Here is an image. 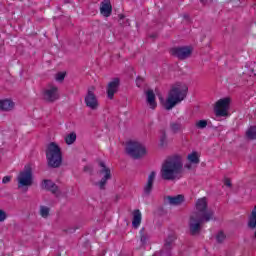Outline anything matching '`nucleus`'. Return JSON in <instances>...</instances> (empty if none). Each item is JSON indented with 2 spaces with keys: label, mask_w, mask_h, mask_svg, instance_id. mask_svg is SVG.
<instances>
[{
  "label": "nucleus",
  "mask_w": 256,
  "mask_h": 256,
  "mask_svg": "<svg viewBox=\"0 0 256 256\" xmlns=\"http://www.w3.org/2000/svg\"><path fill=\"white\" fill-rule=\"evenodd\" d=\"M183 173V161L179 156L167 158L161 167L160 176L163 181H175L181 179Z\"/></svg>",
  "instance_id": "1"
},
{
  "label": "nucleus",
  "mask_w": 256,
  "mask_h": 256,
  "mask_svg": "<svg viewBox=\"0 0 256 256\" xmlns=\"http://www.w3.org/2000/svg\"><path fill=\"white\" fill-rule=\"evenodd\" d=\"M187 93H189V87L187 85H182L181 83H176L170 89L168 93V98L164 105L167 111H171L175 105L181 103V101H185L187 98Z\"/></svg>",
  "instance_id": "2"
},
{
  "label": "nucleus",
  "mask_w": 256,
  "mask_h": 256,
  "mask_svg": "<svg viewBox=\"0 0 256 256\" xmlns=\"http://www.w3.org/2000/svg\"><path fill=\"white\" fill-rule=\"evenodd\" d=\"M46 161L49 169H59L63 165V152L55 142H51L46 148Z\"/></svg>",
  "instance_id": "3"
},
{
  "label": "nucleus",
  "mask_w": 256,
  "mask_h": 256,
  "mask_svg": "<svg viewBox=\"0 0 256 256\" xmlns=\"http://www.w3.org/2000/svg\"><path fill=\"white\" fill-rule=\"evenodd\" d=\"M211 215L212 214H205L204 216H194L193 214L190 216L189 220V231L190 235L195 236V235H200L201 233V225L203 223H209L211 221Z\"/></svg>",
  "instance_id": "4"
},
{
  "label": "nucleus",
  "mask_w": 256,
  "mask_h": 256,
  "mask_svg": "<svg viewBox=\"0 0 256 256\" xmlns=\"http://www.w3.org/2000/svg\"><path fill=\"white\" fill-rule=\"evenodd\" d=\"M18 188L31 187L33 185V168L31 164L25 165L23 171H21L17 177Z\"/></svg>",
  "instance_id": "5"
},
{
  "label": "nucleus",
  "mask_w": 256,
  "mask_h": 256,
  "mask_svg": "<svg viewBox=\"0 0 256 256\" xmlns=\"http://www.w3.org/2000/svg\"><path fill=\"white\" fill-rule=\"evenodd\" d=\"M126 153L132 159H141V157L146 155L147 149L139 142L129 141L126 146Z\"/></svg>",
  "instance_id": "6"
},
{
  "label": "nucleus",
  "mask_w": 256,
  "mask_h": 256,
  "mask_svg": "<svg viewBox=\"0 0 256 256\" xmlns=\"http://www.w3.org/2000/svg\"><path fill=\"white\" fill-rule=\"evenodd\" d=\"M208 204H207V198L203 197L200 198L196 201V212L192 213L195 217H205V215H211V221L215 219V212L213 210H208L207 209Z\"/></svg>",
  "instance_id": "7"
},
{
  "label": "nucleus",
  "mask_w": 256,
  "mask_h": 256,
  "mask_svg": "<svg viewBox=\"0 0 256 256\" xmlns=\"http://www.w3.org/2000/svg\"><path fill=\"white\" fill-rule=\"evenodd\" d=\"M101 169L98 171L99 175H104L99 182H96V187H99L101 191H105V186L107 185V181L111 179V169L105 165V162L99 161L98 163Z\"/></svg>",
  "instance_id": "8"
},
{
  "label": "nucleus",
  "mask_w": 256,
  "mask_h": 256,
  "mask_svg": "<svg viewBox=\"0 0 256 256\" xmlns=\"http://www.w3.org/2000/svg\"><path fill=\"white\" fill-rule=\"evenodd\" d=\"M170 53L180 61H185V59H189V57H191L193 49L189 46L174 47L170 50Z\"/></svg>",
  "instance_id": "9"
},
{
  "label": "nucleus",
  "mask_w": 256,
  "mask_h": 256,
  "mask_svg": "<svg viewBox=\"0 0 256 256\" xmlns=\"http://www.w3.org/2000/svg\"><path fill=\"white\" fill-rule=\"evenodd\" d=\"M84 101L86 107H89L92 111H95L99 107V100L97 99V95H95V86L88 88Z\"/></svg>",
  "instance_id": "10"
},
{
  "label": "nucleus",
  "mask_w": 256,
  "mask_h": 256,
  "mask_svg": "<svg viewBox=\"0 0 256 256\" xmlns=\"http://www.w3.org/2000/svg\"><path fill=\"white\" fill-rule=\"evenodd\" d=\"M231 103L230 98H223L216 102L214 111L217 117H227V109H229V104Z\"/></svg>",
  "instance_id": "11"
},
{
  "label": "nucleus",
  "mask_w": 256,
  "mask_h": 256,
  "mask_svg": "<svg viewBox=\"0 0 256 256\" xmlns=\"http://www.w3.org/2000/svg\"><path fill=\"white\" fill-rule=\"evenodd\" d=\"M43 99L46 103H55L59 99V88L52 86L49 89L44 90Z\"/></svg>",
  "instance_id": "12"
},
{
  "label": "nucleus",
  "mask_w": 256,
  "mask_h": 256,
  "mask_svg": "<svg viewBox=\"0 0 256 256\" xmlns=\"http://www.w3.org/2000/svg\"><path fill=\"white\" fill-rule=\"evenodd\" d=\"M121 86V80L119 78H113L112 81L108 83L106 93L108 99H113L115 97V93L119 91V87Z\"/></svg>",
  "instance_id": "13"
},
{
  "label": "nucleus",
  "mask_w": 256,
  "mask_h": 256,
  "mask_svg": "<svg viewBox=\"0 0 256 256\" xmlns=\"http://www.w3.org/2000/svg\"><path fill=\"white\" fill-rule=\"evenodd\" d=\"M42 189L45 191H50L52 195L58 196L59 186L53 182V180L44 179L41 184Z\"/></svg>",
  "instance_id": "14"
},
{
  "label": "nucleus",
  "mask_w": 256,
  "mask_h": 256,
  "mask_svg": "<svg viewBox=\"0 0 256 256\" xmlns=\"http://www.w3.org/2000/svg\"><path fill=\"white\" fill-rule=\"evenodd\" d=\"M156 176H157V172L155 171L150 172L147 183L144 186L145 197H149V195H151V191H153V183H155Z\"/></svg>",
  "instance_id": "15"
},
{
  "label": "nucleus",
  "mask_w": 256,
  "mask_h": 256,
  "mask_svg": "<svg viewBox=\"0 0 256 256\" xmlns=\"http://www.w3.org/2000/svg\"><path fill=\"white\" fill-rule=\"evenodd\" d=\"M100 13L103 17H111L113 13V6L111 5V0H103L100 4Z\"/></svg>",
  "instance_id": "16"
},
{
  "label": "nucleus",
  "mask_w": 256,
  "mask_h": 256,
  "mask_svg": "<svg viewBox=\"0 0 256 256\" xmlns=\"http://www.w3.org/2000/svg\"><path fill=\"white\" fill-rule=\"evenodd\" d=\"M146 103H148L150 109L157 108V101H155V92L151 89L146 91Z\"/></svg>",
  "instance_id": "17"
},
{
  "label": "nucleus",
  "mask_w": 256,
  "mask_h": 256,
  "mask_svg": "<svg viewBox=\"0 0 256 256\" xmlns=\"http://www.w3.org/2000/svg\"><path fill=\"white\" fill-rule=\"evenodd\" d=\"M166 200L168 201L169 205H181L185 201V196L182 194L176 196H166Z\"/></svg>",
  "instance_id": "18"
},
{
  "label": "nucleus",
  "mask_w": 256,
  "mask_h": 256,
  "mask_svg": "<svg viewBox=\"0 0 256 256\" xmlns=\"http://www.w3.org/2000/svg\"><path fill=\"white\" fill-rule=\"evenodd\" d=\"M15 103L10 99L0 100V111H12Z\"/></svg>",
  "instance_id": "19"
},
{
  "label": "nucleus",
  "mask_w": 256,
  "mask_h": 256,
  "mask_svg": "<svg viewBox=\"0 0 256 256\" xmlns=\"http://www.w3.org/2000/svg\"><path fill=\"white\" fill-rule=\"evenodd\" d=\"M132 225L134 229H138L139 225H141V211L138 209L134 210Z\"/></svg>",
  "instance_id": "20"
},
{
  "label": "nucleus",
  "mask_w": 256,
  "mask_h": 256,
  "mask_svg": "<svg viewBox=\"0 0 256 256\" xmlns=\"http://www.w3.org/2000/svg\"><path fill=\"white\" fill-rule=\"evenodd\" d=\"M170 131L174 134L181 133V131H183V124L181 121L170 122Z\"/></svg>",
  "instance_id": "21"
},
{
  "label": "nucleus",
  "mask_w": 256,
  "mask_h": 256,
  "mask_svg": "<svg viewBox=\"0 0 256 256\" xmlns=\"http://www.w3.org/2000/svg\"><path fill=\"white\" fill-rule=\"evenodd\" d=\"M77 141V134L75 132H71L65 137V142L67 145H73Z\"/></svg>",
  "instance_id": "22"
},
{
  "label": "nucleus",
  "mask_w": 256,
  "mask_h": 256,
  "mask_svg": "<svg viewBox=\"0 0 256 256\" xmlns=\"http://www.w3.org/2000/svg\"><path fill=\"white\" fill-rule=\"evenodd\" d=\"M246 137L250 139L251 141L256 139V126H251L247 131H246Z\"/></svg>",
  "instance_id": "23"
},
{
  "label": "nucleus",
  "mask_w": 256,
  "mask_h": 256,
  "mask_svg": "<svg viewBox=\"0 0 256 256\" xmlns=\"http://www.w3.org/2000/svg\"><path fill=\"white\" fill-rule=\"evenodd\" d=\"M175 239H177V237H175L174 234L168 235L164 244L165 249H171V246L173 245V241H175Z\"/></svg>",
  "instance_id": "24"
},
{
  "label": "nucleus",
  "mask_w": 256,
  "mask_h": 256,
  "mask_svg": "<svg viewBox=\"0 0 256 256\" xmlns=\"http://www.w3.org/2000/svg\"><path fill=\"white\" fill-rule=\"evenodd\" d=\"M187 158L190 161V163H192L193 165H199V163H200L199 156L197 155V152H192L191 154L188 155Z\"/></svg>",
  "instance_id": "25"
},
{
  "label": "nucleus",
  "mask_w": 256,
  "mask_h": 256,
  "mask_svg": "<svg viewBox=\"0 0 256 256\" xmlns=\"http://www.w3.org/2000/svg\"><path fill=\"white\" fill-rule=\"evenodd\" d=\"M49 211H51V209H49V207L40 206V215H41V217H43V219H47V217H49Z\"/></svg>",
  "instance_id": "26"
},
{
  "label": "nucleus",
  "mask_w": 256,
  "mask_h": 256,
  "mask_svg": "<svg viewBox=\"0 0 256 256\" xmlns=\"http://www.w3.org/2000/svg\"><path fill=\"white\" fill-rule=\"evenodd\" d=\"M147 239H149V236L147 235V233H145V228H142L140 230V241H141L142 245L147 244Z\"/></svg>",
  "instance_id": "27"
},
{
  "label": "nucleus",
  "mask_w": 256,
  "mask_h": 256,
  "mask_svg": "<svg viewBox=\"0 0 256 256\" xmlns=\"http://www.w3.org/2000/svg\"><path fill=\"white\" fill-rule=\"evenodd\" d=\"M167 143V132L165 130H160V145L163 147Z\"/></svg>",
  "instance_id": "28"
},
{
  "label": "nucleus",
  "mask_w": 256,
  "mask_h": 256,
  "mask_svg": "<svg viewBox=\"0 0 256 256\" xmlns=\"http://www.w3.org/2000/svg\"><path fill=\"white\" fill-rule=\"evenodd\" d=\"M245 73H247V75H249L250 77H256V63L252 64L248 71Z\"/></svg>",
  "instance_id": "29"
},
{
  "label": "nucleus",
  "mask_w": 256,
  "mask_h": 256,
  "mask_svg": "<svg viewBox=\"0 0 256 256\" xmlns=\"http://www.w3.org/2000/svg\"><path fill=\"white\" fill-rule=\"evenodd\" d=\"M196 129H205L207 127V120H199L195 123Z\"/></svg>",
  "instance_id": "30"
},
{
  "label": "nucleus",
  "mask_w": 256,
  "mask_h": 256,
  "mask_svg": "<svg viewBox=\"0 0 256 256\" xmlns=\"http://www.w3.org/2000/svg\"><path fill=\"white\" fill-rule=\"evenodd\" d=\"M225 239H227V236L225 235V233H223V231L218 232V234L216 235L217 243H223Z\"/></svg>",
  "instance_id": "31"
},
{
  "label": "nucleus",
  "mask_w": 256,
  "mask_h": 256,
  "mask_svg": "<svg viewBox=\"0 0 256 256\" xmlns=\"http://www.w3.org/2000/svg\"><path fill=\"white\" fill-rule=\"evenodd\" d=\"M118 17H119V23H120V25H121L122 27H125V26L128 25L127 20H126V22L124 21V20H125V15L119 14Z\"/></svg>",
  "instance_id": "32"
},
{
  "label": "nucleus",
  "mask_w": 256,
  "mask_h": 256,
  "mask_svg": "<svg viewBox=\"0 0 256 256\" xmlns=\"http://www.w3.org/2000/svg\"><path fill=\"white\" fill-rule=\"evenodd\" d=\"M143 83H145V78L141 77V76H138L136 78V85L138 87H142Z\"/></svg>",
  "instance_id": "33"
},
{
  "label": "nucleus",
  "mask_w": 256,
  "mask_h": 256,
  "mask_svg": "<svg viewBox=\"0 0 256 256\" xmlns=\"http://www.w3.org/2000/svg\"><path fill=\"white\" fill-rule=\"evenodd\" d=\"M84 173H89V175H93V166L86 165L83 168Z\"/></svg>",
  "instance_id": "34"
},
{
  "label": "nucleus",
  "mask_w": 256,
  "mask_h": 256,
  "mask_svg": "<svg viewBox=\"0 0 256 256\" xmlns=\"http://www.w3.org/2000/svg\"><path fill=\"white\" fill-rule=\"evenodd\" d=\"M65 80V73L59 72L56 74V81H64Z\"/></svg>",
  "instance_id": "35"
},
{
  "label": "nucleus",
  "mask_w": 256,
  "mask_h": 256,
  "mask_svg": "<svg viewBox=\"0 0 256 256\" xmlns=\"http://www.w3.org/2000/svg\"><path fill=\"white\" fill-rule=\"evenodd\" d=\"M7 219V213L0 209V223H3Z\"/></svg>",
  "instance_id": "36"
},
{
  "label": "nucleus",
  "mask_w": 256,
  "mask_h": 256,
  "mask_svg": "<svg viewBox=\"0 0 256 256\" xmlns=\"http://www.w3.org/2000/svg\"><path fill=\"white\" fill-rule=\"evenodd\" d=\"M200 3H202V5H211V3H213V0H200Z\"/></svg>",
  "instance_id": "37"
},
{
  "label": "nucleus",
  "mask_w": 256,
  "mask_h": 256,
  "mask_svg": "<svg viewBox=\"0 0 256 256\" xmlns=\"http://www.w3.org/2000/svg\"><path fill=\"white\" fill-rule=\"evenodd\" d=\"M224 185H226V187H232L233 184H231V179L226 178L224 180Z\"/></svg>",
  "instance_id": "38"
},
{
  "label": "nucleus",
  "mask_w": 256,
  "mask_h": 256,
  "mask_svg": "<svg viewBox=\"0 0 256 256\" xmlns=\"http://www.w3.org/2000/svg\"><path fill=\"white\" fill-rule=\"evenodd\" d=\"M11 181V176H5L3 179H2V183L4 184H7Z\"/></svg>",
  "instance_id": "39"
},
{
  "label": "nucleus",
  "mask_w": 256,
  "mask_h": 256,
  "mask_svg": "<svg viewBox=\"0 0 256 256\" xmlns=\"http://www.w3.org/2000/svg\"><path fill=\"white\" fill-rule=\"evenodd\" d=\"M183 19H186V21H190L189 14H183Z\"/></svg>",
  "instance_id": "40"
},
{
  "label": "nucleus",
  "mask_w": 256,
  "mask_h": 256,
  "mask_svg": "<svg viewBox=\"0 0 256 256\" xmlns=\"http://www.w3.org/2000/svg\"><path fill=\"white\" fill-rule=\"evenodd\" d=\"M150 38H151V39H157V34H152V35H150Z\"/></svg>",
  "instance_id": "41"
},
{
  "label": "nucleus",
  "mask_w": 256,
  "mask_h": 256,
  "mask_svg": "<svg viewBox=\"0 0 256 256\" xmlns=\"http://www.w3.org/2000/svg\"><path fill=\"white\" fill-rule=\"evenodd\" d=\"M184 167H185V169H191L192 166H191V164H186Z\"/></svg>",
  "instance_id": "42"
},
{
  "label": "nucleus",
  "mask_w": 256,
  "mask_h": 256,
  "mask_svg": "<svg viewBox=\"0 0 256 256\" xmlns=\"http://www.w3.org/2000/svg\"><path fill=\"white\" fill-rule=\"evenodd\" d=\"M69 233H75V230L69 229Z\"/></svg>",
  "instance_id": "43"
},
{
  "label": "nucleus",
  "mask_w": 256,
  "mask_h": 256,
  "mask_svg": "<svg viewBox=\"0 0 256 256\" xmlns=\"http://www.w3.org/2000/svg\"><path fill=\"white\" fill-rule=\"evenodd\" d=\"M116 201H119V195H116Z\"/></svg>",
  "instance_id": "44"
}]
</instances>
